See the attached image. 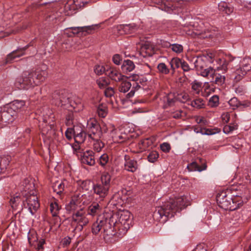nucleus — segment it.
Wrapping results in <instances>:
<instances>
[{
	"label": "nucleus",
	"instance_id": "51",
	"mask_svg": "<svg viewBox=\"0 0 251 251\" xmlns=\"http://www.w3.org/2000/svg\"><path fill=\"white\" fill-rule=\"evenodd\" d=\"M15 201H16V198L15 197H14V195L13 196H11V198L10 200V201H9V203H10V204L11 205V207L12 208V213L13 215V216L11 217V219H13L12 222H11V224H13L14 226H16V222H15V220H14V217H15L16 216V214H14L13 213V211L15 209Z\"/></svg>",
	"mask_w": 251,
	"mask_h": 251
},
{
	"label": "nucleus",
	"instance_id": "37",
	"mask_svg": "<svg viewBox=\"0 0 251 251\" xmlns=\"http://www.w3.org/2000/svg\"><path fill=\"white\" fill-rule=\"evenodd\" d=\"M96 83L100 89H104L110 84V80L105 77H101L97 80Z\"/></svg>",
	"mask_w": 251,
	"mask_h": 251
},
{
	"label": "nucleus",
	"instance_id": "46",
	"mask_svg": "<svg viewBox=\"0 0 251 251\" xmlns=\"http://www.w3.org/2000/svg\"><path fill=\"white\" fill-rule=\"evenodd\" d=\"M123 28H124L125 34H130L138 28L137 26L135 24L124 25V27Z\"/></svg>",
	"mask_w": 251,
	"mask_h": 251
},
{
	"label": "nucleus",
	"instance_id": "49",
	"mask_svg": "<svg viewBox=\"0 0 251 251\" xmlns=\"http://www.w3.org/2000/svg\"><path fill=\"white\" fill-rule=\"evenodd\" d=\"M192 90L196 94H199L201 90L202 83L196 80L191 83Z\"/></svg>",
	"mask_w": 251,
	"mask_h": 251
},
{
	"label": "nucleus",
	"instance_id": "56",
	"mask_svg": "<svg viewBox=\"0 0 251 251\" xmlns=\"http://www.w3.org/2000/svg\"><path fill=\"white\" fill-rule=\"evenodd\" d=\"M172 50L177 53H179L183 51V47L180 44H173L170 45Z\"/></svg>",
	"mask_w": 251,
	"mask_h": 251
},
{
	"label": "nucleus",
	"instance_id": "45",
	"mask_svg": "<svg viewBox=\"0 0 251 251\" xmlns=\"http://www.w3.org/2000/svg\"><path fill=\"white\" fill-rule=\"evenodd\" d=\"M208 105L211 107H217L219 104V97L218 95L211 97L208 101Z\"/></svg>",
	"mask_w": 251,
	"mask_h": 251
},
{
	"label": "nucleus",
	"instance_id": "22",
	"mask_svg": "<svg viewBox=\"0 0 251 251\" xmlns=\"http://www.w3.org/2000/svg\"><path fill=\"white\" fill-rule=\"evenodd\" d=\"M193 33L198 37L200 38H213L215 36V33L208 29H195Z\"/></svg>",
	"mask_w": 251,
	"mask_h": 251
},
{
	"label": "nucleus",
	"instance_id": "41",
	"mask_svg": "<svg viewBox=\"0 0 251 251\" xmlns=\"http://www.w3.org/2000/svg\"><path fill=\"white\" fill-rule=\"evenodd\" d=\"M110 201L113 205H121L123 202V200L121 198V195L119 192L115 193L112 197Z\"/></svg>",
	"mask_w": 251,
	"mask_h": 251
},
{
	"label": "nucleus",
	"instance_id": "24",
	"mask_svg": "<svg viewBox=\"0 0 251 251\" xmlns=\"http://www.w3.org/2000/svg\"><path fill=\"white\" fill-rule=\"evenodd\" d=\"M68 103L76 112H79L83 109V104L81 100L77 97L70 98Z\"/></svg>",
	"mask_w": 251,
	"mask_h": 251
},
{
	"label": "nucleus",
	"instance_id": "61",
	"mask_svg": "<svg viewBox=\"0 0 251 251\" xmlns=\"http://www.w3.org/2000/svg\"><path fill=\"white\" fill-rule=\"evenodd\" d=\"M16 57V51L14 50L7 55L5 59L6 64L12 63Z\"/></svg>",
	"mask_w": 251,
	"mask_h": 251
},
{
	"label": "nucleus",
	"instance_id": "59",
	"mask_svg": "<svg viewBox=\"0 0 251 251\" xmlns=\"http://www.w3.org/2000/svg\"><path fill=\"white\" fill-rule=\"evenodd\" d=\"M89 2L87 0H74V3L76 8H80L85 6Z\"/></svg>",
	"mask_w": 251,
	"mask_h": 251
},
{
	"label": "nucleus",
	"instance_id": "2",
	"mask_svg": "<svg viewBox=\"0 0 251 251\" xmlns=\"http://www.w3.org/2000/svg\"><path fill=\"white\" fill-rule=\"evenodd\" d=\"M37 68L35 71H25L17 78V88L28 89L39 85L48 76L46 67Z\"/></svg>",
	"mask_w": 251,
	"mask_h": 251
},
{
	"label": "nucleus",
	"instance_id": "8",
	"mask_svg": "<svg viewBox=\"0 0 251 251\" xmlns=\"http://www.w3.org/2000/svg\"><path fill=\"white\" fill-rule=\"evenodd\" d=\"M194 65L200 75L203 77H207L209 75H213L215 74V70L212 67L206 68L205 61L204 58L202 57H197L194 62Z\"/></svg>",
	"mask_w": 251,
	"mask_h": 251
},
{
	"label": "nucleus",
	"instance_id": "3",
	"mask_svg": "<svg viewBox=\"0 0 251 251\" xmlns=\"http://www.w3.org/2000/svg\"><path fill=\"white\" fill-rule=\"evenodd\" d=\"M19 188L25 198V201H23L24 206L27 208L30 213L33 214L39 207L40 204L33 182L28 178H25L20 184Z\"/></svg>",
	"mask_w": 251,
	"mask_h": 251
},
{
	"label": "nucleus",
	"instance_id": "33",
	"mask_svg": "<svg viewBox=\"0 0 251 251\" xmlns=\"http://www.w3.org/2000/svg\"><path fill=\"white\" fill-rule=\"evenodd\" d=\"M121 68L124 73H128L134 70L135 65L132 61L127 59L124 61Z\"/></svg>",
	"mask_w": 251,
	"mask_h": 251
},
{
	"label": "nucleus",
	"instance_id": "40",
	"mask_svg": "<svg viewBox=\"0 0 251 251\" xmlns=\"http://www.w3.org/2000/svg\"><path fill=\"white\" fill-rule=\"evenodd\" d=\"M97 113L99 117L104 118L107 114V108L105 104H101L97 108Z\"/></svg>",
	"mask_w": 251,
	"mask_h": 251
},
{
	"label": "nucleus",
	"instance_id": "57",
	"mask_svg": "<svg viewBox=\"0 0 251 251\" xmlns=\"http://www.w3.org/2000/svg\"><path fill=\"white\" fill-rule=\"evenodd\" d=\"M28 240L29 241V244L31 245H33L34 243V242H36L37 243L38 245V249L40 250L42 248L43 245L45 243V241L42 240L40 241L39 243L37 242V238L36 237V235H35V239L34 240H32L30 237H28Z\"/></svg>",
	"mask_w": 251,
	"mask_h": 251
},
{
	"label": "nucleus",
	"instance_id": "12",
	"mask_svg": "<svg viewBox=\"0 0 251 251\" xmlns=\"http://www.w3.org/2000/svg\"><path fill=\"white\" fill-rule=\"evenodd\" d=\"M235 59V57H233L231 55L226 56L223 59H220L219 61H220L221 64L215 70V72L221 71L223 74L226 73L228 69L233 68L234 67L235 64L233 63V62Z\"/></svg>",
	"mask_w": 251,
	"mask_h": 251
},
{
	"label": "nucleus",
	"instance_id": "32",
	"mask_svg": "<svg viewBox=\"0 0 251 251\" xmlns=\"http://www.w3.org/2000/svg\"><path fill=\"white\" fill-rule=\"evenodd\" d=\"M66 181H57L53 183L52 189L53 191L58 195H60L64 190Z\"/></svg>",
	"mask_w": 251,
	"mask_h": 251
},
{
	"label": "nucleus",
	"instance_id": "7",
	"mask_svg": "<svg viewBox=\"0 0 251 251\" xmlns=\"http://www.w3.org/2000/svg\"><path fill=\"white\" fill-rule=\"evenodd\" d=\"M16 105L10 103L4 107L3 111L0 112V121L3 123L10 124L15 119Z\"/></svg>",
	"mask_w": 251,
	"mask_h": 251
},
{
	"label": "nucleus",
	"instance_id": "25",
	"mask_svg": "<svg viewBox=\"0 0 251 251\" xmlns=\"http://www.w3.org/2000/svg\"><path fill=\"white\" fill-rule=\"evenodd\" d=\"M154 52V48L149 43H145L141 46L140 54L143 57L151 56Z\"/></svg>",
	"mask_w": 251,
	"mask_h": 251
},
{
	"label": "nucleus",
	"instance_id": "27",
	"mask_svg": "<svg viewBox=\"0 0 251 251\" xmlns=\"http://www.w3.org/2000/svg\"><path fill=\"white\" fill-rule=\"evenodd\" d=\"M102 209V207L97 202L92 203L88 208L87 214L96 216L99 214Z\"/></svg>",
	"mask_w": 251,
	"mask_h": 251
},
{
	"label": "nucleus",
	"instance_id": "21",
	"mask_svg": "<svg viewBox=\"0 0 251 251\" xmlns=\"http://www.w3.org/2000/svg\"><path fill=\"white\" fill-rule=\"evenodd\" d=\"M88 134L80 127L75 126L74 140L78 145L83 143L85 140Z\"/></svg>",
	"mask_w": 251,
	"mask_h": 251
},
{
	"label": "nucleus",
	"instance_id": "47",
	"mask_svg": "<svg viewBox=\"0 0 251 251\" xmlns=\"http://www.w3.org/2000/svg\"><path fill=\"white\" fill-rule=\"evenodd\" d=\"M190 105L194 108H201L204 105V101L202 99H196L191 101Z\"/></svg>",
	"mask_w": 251,
	"mask_h": 251
},
{
	"label": "nucleus",
	"instance_id": "64",
	"mask_svg": "<svg viewBox=\"0 0 251 251\" xmlns=\"http://www.w3.org/2000/svg\"><path fill=\"white\" fill-rule=\"evenodd\" d=\"M66 124L68 126H71L74 124V116L72 113H69L66 118Z\"/></svg>",
	"mask_w": 251,
	"mask_h": 251
},
{
	"label": "nucleus",
	"instance_id": "19",
	"mask_svg": "<svg viewBox=\"0 0 251 251\" xmlns=\"http://www.w3.org/2000/svg\"><path fill=\"white\" fill-rule=\"evenodd\" d=\"M125 169L128 172L132 173L135 172L138 169V164L136 160L131 159L128 155H125Z\"/></svg>",
	"mask_w": 251,
	"mask_h": 251
},
{
	"label": "nucleus",
	"instance_id": "17",
	"mask_svg": "<svg viewBox=\"0 0 251 251\" xmlns=\"http://www.w3.org/2000/svg\"><path fill=\"white\" fill-rule=\"evenodd\" d=\"M82 163L92 166L95 164L94 153L92 151L84 152L81 157Z\"/></svg>",
	"mask_w": 251,
	"mask_h": 251
},
{
	"label": "nucleus",
	"instance_id": "58",
	"mask_svg": "<svg viewBox=\"0 0 251 251\" xmlns=\"http://www.w3.org/2000/svg\"><path fill=\"white\" fill-rule=\"evenodd\" d=\"M237 128V126L233 125H226L224 126L223 128V131L224 133L226 134H228L235 129Z\"/></svg>",
	"mask_w": 251,
	"mask_h": 251
},
{
	"label": "nucleus",
	"instance_id": "30",
	"mask_svg": "<svg viewBox=\"0 0 251 251\" xmlns=\"http://www.w3.org/2000/svg\"><path fill=\"white\" fill-rule=\"evenodd\" d=\"M101 137L100 126L90 129L88 131V137L91 140L100 139Z\"/></svg>",
	"mask_w": 251,
	"mask_h": 251
},
{
	"label": "nucleus",
	"instance_id": "6",
	"mask_svg": "<svg viewBox=\"0 0 251 251\" xmlns=\"http://www.w3.org/2000/svg\"><path fill=\"white\" fill-rule=\"evenodd\" d=\"M118 216L116 215H112L109 218H106L103 217V231H101V233H103V236L105 238L106 236H112L117 235L118 237L119 235V232H116V230L118 229L117 224V220L118 219Z\"/></svg>",
	"mask_w": 251,
	"mask_h": 251
},
{
	"label": "nucleus",
	"instance_id": "1",
	"mask_svg": "<svg viewBox=\"0 0 251 251\" xmlns=\"http://www.w3.org/2000/svg\"><path fill=\"white\" fill-rule=\"evenodd\" d=\"M188 205L186 198L184 196L170 199L165 201L162 205L156 207L153 212V217L156 220L162 219L165 222L169 218H171L177 212Z\"/></svg>",
	"mask_w": 251,
	"mask_h": 251
},
{
	"label": "nucleus",
	"instance_id": "63",
	"mask_svg": "<svg viewBox=\"0 0 251 251\" xmlns=\"http://www.w3.org/2000/svg\"><path fill=\"white\" fill-rule=\"evenodd\" d=\"M113 128H115V127L113 125L109 124L108 125H106L105 124H104L101 127H100V131L102 134V132H107L108 131L109 129H111V130Z\"/></svg>",
	"mask_w": 251,
	"mask_h": 251
},
{
	"label": "nucleus",
	"instance_id": "15",
	"mask_svg": "<svg viewBox=\"0 0 251 251\" xmlns=\"http://www.w3.org/2000/svg\"><path fill=\"white\" fill-rule=\"evenodd\" d=\"M80 202L75 198L73 197L71 201L66 205V210L70 213L79 211L80 209H84L80 205Z\"/></svg>",
	"mask_w": 251,
	"mask_h": 251
},
{
	"label": "nucleus",
	"instance_id": "53",
	"mask_svg": "<svg viewBox=\"0 0 251 251\" xmlns=\"http://www.w3.org/2000/svg\"><path fill=\"white\" fill-rule=\"evenodd\" d=\"M159 157L158 153L155 151H151L148 156V160L150 162H154Z\"/></svg>",
	"mask_w": 251,
	"mask_h": 251
},
{
	"label": "nucleus",
	"instance_id": "52",
	"mask_svg": "<svg viewBox=\"0 0 251 251\" xmlns=\"http://www.w3.org/2000/svg\"><path fill=\"white\" fill-rule=\"evenodd\" d=\"M106 70L103 66L97 65L94 67V72L97 75H101L106 72Z\"/></svg>",
	"mask_w": 251,
	"mask_h": 251
},
{
	"label": "nucleus",
	"instance_id": "20",
	"mask_svg": "<svg viewBox=\"0 0 251 251\" xmlns=\"http://www.w3.org/2000/svg\"><path fill=\"white\" fill-rule=\"evenodd\" d=\"M93 189L94 194L98 195L101 199H104L107 196L109 190V188L100 183L94 185Z\"/></svg>",
	"mask_w": 251,
	"mask_h": 251
},
{
	"label": "nucleus",
	"instance_id": "31",
	"mask_svg": "<svg viewBox=\"0 0 251 251\" xmlns=\"http://www.w3.org/2000/svg\"><path fill=\"white\" fill-rule=\"evenodd\" d=\"M218 8L221 12L227 15H230L233 11V7L229 6L228 4L225 1H221L219 3Z\"/></svg>",
	"mask_w": 251,
	"mask_h": 251
},
{
	"label": "nucleus",
	"instance_id": "42",
	"mask_svg": "<svg viewBox=\"0 0 251 251\" xmlns=\"http://www.w3.org/2000/svg\"><path fill=\"white\" fill-rule=\"evenodd\" d=\"M210 76L212 77V78L214 77V76H215V79L214 80V82L215 84H217L219 86H221L225 83V76L224 75L217 74V73H216V72H215L214 75Z\"/></svg>",
	"mask_w": 251,
	"mask_h": 251
},
{
	"label": "nucleus",
	"instance_id": "18",
	"mask_svg": "<svg viewBox=\"0 0 251 251\" xmlns=\"http://www.w3.org/2000/svg\"><path fill=\"white\" fill-rule=\"evenodd\" d=\"M228 104L231 108L235 110L237 108L243 109L248 107L250 105V102L248 101H239L237 98L233 97L228 101Z\"/></svg>",
	"mask_w": 251,
	"mask_h": 251
},
{
	"label": "nucleus",
	"instance_id": "14",
	"mask_svg": "<svg viewBox=\"0 0 251 251\" xmlns=\"http://www.w3.org/2000/svg\"><path fill=\"white\" fill-rule=\"evenodd\" d=\"M110 135L112 140L114 142L122 143L128 139L127 135L125 133H122L120 130L113 128L110 130Z\"/></svg>",
	"mask_w": 251,
	"mask_h": 251
},
{
	"label": "nucleus",
	"instance_id": "38",
	"mask_svg": "<svg viewBox=\"0 0 251 251\" xmlns=\"http://www.w3.org/2000/svg\"><path fill=\"white\" fill-rule=\"evenodd\" d=\"M182 59H180L177 57H175L171 59L170 62V65L171 66V69L175 72V70L180 67L182 63Z\"/></svg>",
	"mask_w": 251,
	"mask_h": 251
},
{
	"label": "nucleus",
	"instance_id": "28",
	"mask_svg": "<svg viewBox=\"0 0 251 251\" xmlns=\"http://www.w3.org/2000/svg\"><path fill=\"white\" fill-rule=\"evenodd\" d=\"M119 82L120 83L118 86V91L121 93L125 94L127 92L132 86L131 83L126 80V76L125 79H123L122 80Z\"/></svg>",
	"mask_w": 251,
	"mask_h": 251
},
{
	"label": "nucleus",
	"instance_id": "23",
	"mask_svg": "<svg viewBox=\"0 0 251 251\" xmlns=\"http://www.w3.org/2000/svg\"><path fill=\"white\" fill-rule=\"evenodd\" d=\"M98 27L97 25H92L86 26H74L68 28L72 30L73 34H77L80 32H87L90 33L92 30H95V28Z\"/></svg>",
	"mask_w": 251,
	"mask_h": 251
},
{
	"label": "nucleus",
	"instance_id": "16",
	"mask_svg": "<svg viewBox=\"0 0 251 251\" xmlns=\"http://www.w3.org/2000/svg\"><path fill=\"white\" fill-rule=\"evenodd\" d=\"M106 75L112 80L115 82H119L125 79L126 76L123 75L117 70L114 68L110 67L107 69L106 72Z\"/></svg>",
	"mask_w": 251,
	"mask_h": 251
},
{
	"label": "nucleus",
	"instance_id": "4",
	"mask_svg": "<svg viewBox=\"0 0 251 251\" xmlns=\"http://www.w3.org/2000/svg\"><path fill=\"white\" fill-rule=\"evenodd\" d=\"M243 196L240 192L235 195H231L230 191L227 190L218 193L216 199L220 207L226 210L233 211L242 205Z\"/></svg>",
	"mask_w": 251,
	"mask_h": 251
},
{
	"label": "nucleus",
	"instance_id": "11",
	"mask_svg": "<svg viewBox=\"0 0 251 251\" xmlns=\"http://www.w3.org/2000/svg\"><path fill=\"white\" fill-rule=\"evenodd\" d=\"M79 211L76 212L73 214V221L78 224L80 226V230H81L84 226H85L89 223V220L87 217V214L84 209H80Z\"/></svg>",
	"mask_w": 251,
	"mask_h": 251
},
{
	"label": "nucleus",
	"instance_id": "48",
	"mask_svg": "<svg viewBox=\"0 0 251 251\" xmlns=\"http://www.w3.org/2000/svg\"><path fill=\"white\" fill-rule=\"evenodd\" d=\"M93 140L94 141L93 149L97 152L100 151L104 147V144L100 140V139Z\"/></svg>",
	"mask_w": 251,
	"mask_h": 251
},
{
	"label": "nucleus",
	"instance_id": "55",
	"mask_svg": "<svg viewBox=\"0 0 251 251\" xmlns=\"http://www.w3.org/2000/svg\"><path fill=\"white\" fill-rule=\"evenodd\" d=\"M189 99V97L188 95L185 93L179 94L176 97V100L182 103L186 102Z\"/></svg>",
	"mask_w": 251,
	"mask_h": 251
},
{
	"label": "nucleus",
	"instance_id": "10",
	"mask_svg": "<svg viewBox=\"0 0 251 251\" xmlns=\"http://www.w3.org/2000/svg\"><path fill=\"white\" fill-rule=\"evenodd\" d=\"M251 70V59L244 58L241 66L235 71L234 79L238 81L241 80L245 75L247 72Z\"/></svg>",
	"mask_w": 251,
	"mask_h": 251
},
{
	"label": "nucleus",
	"instance_id": "9",
	"mask_svg": "<svg viewBox=\"0 0 251 251\" xmlns=\"http://www.w3.org/2000/svg\"><path fill=\"white\" fill-rule=\"evenodd\" d=\"M53 102L58 106H62L68 103L70 98L64 90L55 91L52 95Z\"/></svg>",
	"mask_w": 251,
	"mask_h": 251
},
{
	"label": "nucleus",
	"instance_id": "60",
	"mask_svg": "<svg viewBox=\"0 0 251 251\" xmlns=\"http://www.w3.org/2000/svg\"><path fill=\"white\" fill-rule=\"evenodd\" d=\"M109 157L107 154H103L99 158V163L103 167L108 162Z\"/></svg>",
	"mask_w": 251,
	"mask_h": 251
},
{
	"label": "nucleus",
	"instance_id": "39",
	"mask_svg": "<svg viewBox=\"0 0 251 251\" xmlns=\"http://www.w3.org/2000/svg\"><path fill=\"white\" fill-rule=\"evenodd\" d=\"M9 162L8 157H0V173L3 172L7 169Z\"/></svg>",
	"mask_w": 251,
	"mask_h": 251
},
{
	"label": "nucleus",
	"instance_id": "44",
	"mask_svg": "<svg viewBox=\"0 0 251 251\" xmlns=\"http://www.w3.org/2000/svg\"><path fill=\"white\" fill-rule=\"evenodd\" d=\"M100 126L98 122L94 118H90L87 123V128L88 130Z\"/></svg>",
	"mask_w": 251,
	"mask_h": 251
},
{
	"label": "nucleus",
	"instance_id": "50",
	"mask_svg": "<svg viewBox=\"0 0 251 251\" xmlns=\"http://www.w3.org/2000/svg\"><path fill=\"white\" fill-rule=\"evenodd\" d=\"M157 69L160 73L167 75L170 72L169 69L164 63H160L157 65Z\"/></svg>",
	"mask_w": 251,
	"mask_h": 251
},
{
	"label": "nucleus",
	"instance_id": "35",
	"mask_svg": "<svg viewBox=\"0 0 251 251\" xmlns=\"http://www.w3.org/2000/svg\"><path fill=\"white\" fill-rule=\"evenodd\" d=\"M176 100V98L175 97L174 94H169L165 98L164 101L166 102L164 105L165 108H167V106H171L173 105Z\"/></svg>",
	"mask_w": 251,
	"mask_h": 251
},
{
	"label": "nucleus",
	"instance_id": "13",
	"mask_svg": "<svg viewBox=\"0 0 251 251\" xmlns=\"http://www.w3.org/2000/svg\"><path fill=\"white\" fill-rule=\"evenodd\" d=\"M207 168L205 160L201 158H198L197 162H193L187 166L189 171L201 172L205 170Z\"/></svg>",
	"mask_w": 251,
	"mask_h": 251
},
{
	"label": "nucleus",
	"instance_id": "62",
	"mask_svg": "<svg viewBox=\"0 0 251 251\" xmlns=\"http://www.w3.org/2000/svg\"><path fill=\"white\" fill-rule=\"evenodd\" d=\"M115 94L114 89L111 87H107L104 91V94L106 97L111 98Z\"/></svg>",
	"mask_w": 251,
	"mask_h": 251
},
{
	"label": "nucleus",
	"instance_id": "36",
	"mask_svg": "<svg viewBox=\"0 0 251 251\" xmlns=\"http://www.w3.org/2000/svg\"><path fill=\"white\" fill-rule=\"evenodd\" d=\"M50 211L52 214V217H56L58 216L59 214L60 207L58 205V204L56 201L52 202L50 203Z\"/></svg>",
	"mask_w": 251,
	"mask_h": 251
},
{
	"label": "nucleus",
	"instance_id": "34",
	"mask_svg": "<svg viewBox=\"0 0 251 251\" xmlns=\"http://www.w3.org/2000/svg\"><path fill=\"white\" fill-rule=\"evenodd\" d=\"M111 175L107 172H103L100 177V184L110 189L111 184Z\"/></svg>",
	"mask_w": 251,
	"mask_h": 251
},
{
	"label": "nucleus",
	"instance_id": "54",
	"mask_svg": "<svg viewBox=\"0 0 251 251\" xmlns=\"http://www.w3.org/2000/svg\"><path fill=\"white\" fill-rule=\"evenodd\" d=\"M75 126H74L73 128H68L65 132V135L66 138L70 140L72 139L73 137L74 138L75 134Z\"/></svg>",
	"mask_w": 251,
	"mask_h": 251
},
{
	"label": "nucleus",
	"instance_id": "43",
	"mask_svg": "<svg viewBox=\"0 0 251 251\" xmlns=\"http://www.w3.org/2000/svg\"><path fill=\"white\" fill-rule=\"evenodd\" d=\"M141 88V86L138 83L134 82L132 84L131 90L126 95V98L127 99L132 98L134 95L135 92Z\"/></svg>",
	"mask_w": 251,
	"mask_h": 251
},
{
	"label": "nucleus",
	"instance_id": "26",
	"mask_svg": "<svg viewBox=\"0 0 251 251\" xmlns=\"http://www.w3.org/2000/svg\"><path fill=\"white\" fill-rule=\"evenodd\" d=\"M103 217L99 218L92 226V232L95 235L98 234L100 232L103 231Z\"/></svg>",
	"mask_w": 251,
	"mask_h": 251
},
{
	"label": "nucleus",
	"instance_id": "29",
	"mask_svg": "<svg viewBox=\"0 0 251 251\" xmlns=\"http://www.w3.org/2000/svg\"><path fill=\"white\" fill-rule=\"evenodd\" d=\"M154 140L155 139L153 137L145 138L140 141L138 147L141 151H145L153 144Z\"/></svg>",
	"mask_w": 251,
	"mask_h": 251
},
{
	"label": "nucleus",
	"instance_id": "5",
	"mask_svg": "<svg viewBox=\"0 0 251 251\" xmlns=\"http://www.w3.org/2000/svg\"><path fill=\"white\" fill-rule=\"evenodd\" d=\"M118 216V221H117V228L119 231V235L122 237L126 234L129 229L132 223V215L128 211H123L116 214Z\"/></svg>",
	"mask_w": 251,
	"mask_h": 251
}]
</instances>
